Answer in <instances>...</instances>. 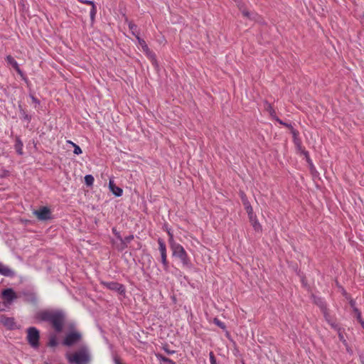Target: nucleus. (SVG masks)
<instances>
[{"label":"nucleus","mask_w":364,"mask_h":364,"mask_svg":"<svg viewBox=\"0 0 364 364\" xmlns=\"http://www.w3.org/2000/svg\"><path fill=\"white\" fill-rule=\"evenodd\" d=\"M41 321L50 322L56 332H60L63 329L65 316L60 311L46 310L39 312L37 315Z\"/></svg>","instance_id":"1"},{"label":"nucleus","mask_w":364,"mask_h":364,"mask_svg":"<svg viewBox=\"0 0 364 364\" xmlns=\"http://www.w3.org/2000/svg\"><path fill=\"white\" fill-rule=\"evenodd\" d=\"M322 312H323V315H324V317H325L326 321L328 323V322H330L331 319H333V318L330 316V315L328 314V312H327V309H326V310L323 311Z\"/></svg>","instance_id":"28"},{"label":"nucleus","mask_w":364,"mask_h":364,"mask_svg":"<svg viewBox=\"0 0 364 364\" xmlns=\"http://www.w3.org/2000/svg\"><path fill=\"white\" fill-rule=\"evenodd\" d=\"M2 296L9 303H11L13 300L17 298L16 293L11 288L4 289L2 291Z\"/></svg>","instance_id":"10"},{"label":"nucleus","mask_w":364,"mask_h":364,"mask_svg":"<svg viewBox=\"0 0 364 364\" xmlns=\"http://www.w3.org/2000/svg\"><path fill=\"white\" fill-rule=\"evenodd\" d=\"M114 363L115 364H121L120 361L117 358H114Z\"/></svg>","instance_id":"45"},{"label":"nucleus","mask_w":364,"mask_h":364,"mask_svg":"<svg viewBox=\"0 0 364 364\" xmlns=\"http://www.w3.org/2000/svg\"><path fill=\"white\" fill-rule=\"evenodd\" d=\"M109 188L110 191L117 197H119L122 195L123 191L121 188L117 186L112 179H109Z\"/></svg>","instance_id":"12"},{"label":"nucleus","mask_w":364,"mask_h":364,"mask_svg":"<svg viewBox=\"0 0 364 364\" xmlns=\"http://www.w3.org/2000/svg\"><path fill=\"white\" fill-rule=\"evenodd\" d=\"M22 117L23 119L26 120L28 122H29L31 119V116L27 114L25 111H22Z\"/></svg>","instance_id":"31"},{"label":"nucleus","mask_w":364,"mask_h":364,"mask_svg":"<svg viewBox=\"0 0 364 364\" xmlns=\"http://www.w3.org/2000/svg\"><path fill=\"white\" fill-rule=\"evenodd\" d=\"M168 234L169 236L168 242H169V245L171 246V240H172L173 242H175V240L173 239V234L170 231H168Z\"/></svg>","instance_id":"37"},{"label":"nucleus","mask_w":364,"mask_h":364,"mask_svg":"<svg viewBox=\"0 0 364 364\" xmlns=\"http://www.w3.org/2000/svg\"><path fill=\"white\" fill-rule=\"evenodd\" d=\"M65 358L70 364H89L91 361L90 350L85 345L73 353H67Z\"/></svg>","instance_id":"2"},{"label":"nucleus","mask_w":364,"mask_h":364,"mask_svg":"<svg viewBox=\"0 0 364 364\" xmlns=\"http://www.w3.org/2000/svg\"><path fill=\"white\" fill-rule=\"evenodd\" d=\"M156 357L161 364H176L172 360L161 354H156Z\"/></svg>","instance_id":"14"},{"label":"nucleus","mask_w":364,"mask_h":364,"mask_svg":"<svg viewBox=\"0 0 364 364\" xmlns=\"http://www.w3.org/2000/svg\"><path fill=\"white\" fill-rule=\"evenodd\" d=\"M213 323L215 325H217L218 327H220V328H222L223 330L226 329V326H225V323L223 322H222L220 320H219L218 318H215L213 319Z\"/></svg>","instance_id":"23"},{"label":"nucleus","mask_w":364,"mask_h":364,"mask_svg":"<svg viewBox=\"0 0 364 364\" xmlns=\"http://www.w3.org/2000/svg\"><path fill=\"white\" fill-rule=\"evenodd\" d=\"M165 350L168 353V354H173L175 353L174 350H167L166 348H164Z\"/></svg>","instance_id":"44"},{"label":"nucleus","mask_w":364,"mask_h":364,"mask_svg":"<svg viewBox=\"0 0 364 364\" xmlns=\"http://www.w3.org/2000/svg\"><path fill=\"white\" fill-rule=\"evenodd\" d=\"M94 181V177L92 175L88 174L85 176V182L88 186H92Z\"/></svg>","instance_id":"22"},{"label":"nucleus","mask_w":364,"mask_h":364,"mask_svg":"<svg viewBox=\"0 0 364 364\" xmlns=\"http://www.w3.org/2000/svg\"><path fill=\"white\" fill-rule=\"evenodd\" d=\"M277 121L279 124H283V125H284V126L289 127V125H288L287 124L284 123V122H283L282 120H280L279 119H277Z\"/></svg>","instance_id":"42"},{"label":"nucleus","mask_w":364,"mask_h":364,"mask_svg":"<svg viewBox=\"0 0 364 364\" xmlns=\"http://www.w3.org/2000/svg\"><path fill=\"white\" fill-rule=\"evenodd\" d=\"M242 203H243V205L245 206L247 213L250 214V213H253L252 207L251 206V205H250V202L247 200V199L243 196H242Z\"/></svg>","instance_id":"15"},{"label":"nucleus","mask_w":364,"mask_h":364,"mask_svg":"<svg viewBox=\"0 0 364 364\" xmlns=\"http://www.w3.org/2000/svg\"><path fill=\"white\" fill-rule=\"evenodd\" d=\"M363 328L364 329V327Z\"/></svg>","instance_id":"46"},{"label":"nucleus","mask_w":364,"mask_h":364,"mask_svg":"<svg viewBox=\"0 0 364 364\" xmlns=\"http://www.w3.org/2000/svg\"><path fill=\"white\" fill-rule=\"evenodd\" d=\"M26 339L29 345L34 349L39 347L40 333L36 327H30L27 329Z\"/></svg>","instance_id":"4"},{"label":"nucleus","mask_w":364,"mask_h":364,"mask_svg":"<svg viewBox=\"0 0 364 364\" xmlns=\"http://www.w3.org/2000/svg\"><path fill=\"white\" fill-rule=\"evenodd\" d=\"M350 306L353 308V311H355V308H357V307L355 306V301L354 300H353V299H351V300L350 301Z\"/></svg>","instance_id":"41"},{"label":"nucleus","mask_w":364,"mask_h":364,"mask_svg":"<svg viewBox=\"0 0 364 364\" xmlns=\"http://www.w3.org/2000/svg\"><path fill=\"white\" fill-rule=\"evenodd\" d=\"M171 251H172V255L173 257H176L178 258L183 266L186 267H191V262L190 260V258L183 248V247L180 245L179 243H177L176 242H173L172 240H171V247H170Z\"/></svg>","instance_id":"3"},{"label":"nucleus","mask_w":364,"mask_h":364,"mask_svg":"<svg viewBox=\"0 0 364 364\" xmlns=\"http://www.w3.org/2000/svg\"><path fill=\"white\" fill-rule=\"evenodd\" d=\"M112 231L115 234V235L117 237V238L119 239L122 242L123 239L121 237L119 233L118 232H117V230L115 229H113Z\"/></svg>","instance_id":"39"},{"label":"nucleus","mask_w":364,"mask_h":364,"mask_svg":"<svg viewBox=\"0 0 364 364\" xmlns=\"http://www.w3.org/2000/svg\"><path fill=\"white\" fill-rule=\"evenodd\" d=\"M78 1L82 4L91 5L92 6H93V5H95L94 1H90V0H78Z\"/></svg>","instance_id":"32"},{"label":"nucleus","mask_w":364,"mask_h":364,"mask_svg":"<svg viewBox=\"0 0 364 364\" xmlns=\"http://www.w3.org/2000/svg\"><path fill=\"white\" fill-rule=\"evenodd\" d=\"M251 224L255 231H260L262 230V226L258 220H254Z\"/></svg>","instance_id":"24"},{"label":"nucleus","mask_w":364,"mask_h":364,"mask_svg":"<svg viewBox=\"0 0 364 364\" xmlns=\"http://www.w3.org/2000/svg\"><path fill=\"white\" fill-rule=\"evenodd\" d=\"M133 239H134V235H130L129 236L125 237L124 239L122 240V243L124 245H126L127 243H129Z\"/></svg>","instance_id":"26"},{"label":"nucleus","mask_w":364,"mask_h":364,"mask_svg":"<svg viewBox=\"0 0 364 364\" xmlns=\"http://www.w3.org/2000/svg\"><path fill=\"white\" fill-rule=\"evenodd\" d=\"M210 361L211 364H216L215 358L213 352L210 353Z\"/></svg>","instance_id":"34"},{"label":"nucleus","mask_w":364,"mask_h":364,"mask_svg":"<svg viewBox=\"0 0 364 364\" xmlns=\"http://www.w3.org/2000/svg\"><path fill=\"white\" fill-rule=\"evenodd\" d=\"M6 61L9 65H11L16 70L18 74H19L23 79H25L23 73L20 69L18 63L11 55H7L6 57Z\"/></svg>","instance_id":"9"},{"label":"nucleus","mask_w":364,"mask_h":364,"mask_svg":"<svg viewBox=\"0 0 364 364\" xmlns=\"http://www.w3.org/2000/svg\"><path fill=\"white\" fill-rule=\"evenodd\" d=\"M82 339V334L80 331L73 330L66 334L63 344L66 346H72L78 343Z\"/></svg>","instance_id":"5"},{"label":"nucleus","mask_w":364,"mask_h":364,"mask_svg":"<svg viewBox=\"0 0 364 364\" xmlns=\"http://www.w3.org/2000/svg\"><path fill=\"white\" fill-rule=\"evenodd\" d=\"M338 337H339L340 341L345 343L346 340H345L344 336H343L342 332L341 331V330L339 331H338Z\"/></svg>","instance_id":"35"},{"label":"nucleus","mask_w":364,"mask_h":364,"mask_svg":"<svg viewBox=\"0 0 364 364\" xmlns=\"http://www.w3.org/2000/svg\"><path fill=\"white\" fill-rule=\"evenodd\" d=\"M242 14H243L245 16H247V17H248V18H250V17H251V14H250V12H248L247 11H246V10H242Z\"/></svg>","instance_id":"38"},{"label":"nucleus","mask_w":364,"mask_h":364,"mask_svg":"<svg viewBox=\"0 0 364 364\" xmlns=\"http://www.w3.org/2000/svg\"><path fill=\"white\" fill-rule=\"evenodd\" d=\"M102 284L110 290H113L119 292V294H124L125 292L124 287L115 282H103Z\"/></svg>","instance_id":"8"},{"label":"nucleus","mask_w":364,"mask_h":364,"mask_svg":"<svg viewBox=\"0 0 364 364\" xmlns=\"http://www.w3.org/2000/svg\"><path fill=\"white\" fill-rule=\"evenodd\" d=\"M58 343H57V341H56V338L55 336L52 337L50 338L49 340V345L50 346H57Z\"/></svg>","instance_id":"29"},{"label":"nucleus","mask_w":364,"mask_h":364,"mask_svg":"<svg viewBox=\"0 0 364 364\" xmlns=\"http://www.w3.org/2000/svg\"><path fill=\"white\" fill-rule=\"evenodd\" d=\"M249 217V220L250 223L254 222V220H257L256 215L254 214V213H252L250 214H247Z\"/></svg>","instance_id":"33"},{"label":"nucleus","mask_w":364,"mask_h":364,"mask_svg":"<svg viewBox=\"0 0 364 364\" xmlns=\"http://www.w3.org/2000/svg\"><path fill=\"white\" fill-rule=\"evenodd\" d=\"M31 100H32V102L33 103H35L36 105H39L40 104V101L36 98L33 95H30Z\"/></svg>","instance_id":"36"},{"label":"nucleus","mask_w":364,"mask_h":364,"mask_svg":"<svg viewBox=\"0 0 364 364\" xmlns=\"http://www.w3.org/2000/svg\"><path fill=\"white\" fill-rule=\"evenodd\" d=\"M68 144H71L74 147L73 153L76 155H79L82 154V149L81 148L77 145L76 144L73 143V141L68 140L67 141Z\"/></svg>","instance_id":"21"},{"label":"nucleus","mask_w":364,"mask_h":364,"mask_svg":"<svg viewBox=\"0 0 364 364\" xmlns=\"http://www.w3.org/2000/svg\"><path fill=\"white\" fill-rule=\"evenodd\" d=\"M158 244H159V250L160 252L161 255L167 254L166 253V247L164 242V240L161 238L158 239Z\"/></svg>","instance_id":"16"},{"label":"nucleus","mask_w":364,"mask_h":364,"mask_svg":"<svg viewBox=\"0 0 364 364\" xmlns=\"http://www.w3.org/2000/svg\"><path fill=\"white\" fill-rule=\"evenodd\" d=\"M314 301L321 308L322 311L326 309V304L321 298L314 297Z\"/></svg>","instance_id":"17"},{"label":"nucleus","mask_w":364,"mask_h":364,"mask_svg":"<svg viewBox=\"0 0 364 364\" xmlns=\"http://www.w3.org/2000/svg\"><path fill=\"white\" fill-rule=\"evenodd\" d=\"M0 322L4 326H5L6 327H7L9 328H13L14 326H15V322H14V318H9V317H6V316H2L0 318Z\"/></svg>","instance_id":"13"},{"label":"nucleus","mask_w":364,"mask_h":364,"mask_svg":"<svg viewBox=\"0 0 364 364\" xmlns=\"http://www.w3.org/2000/svg\"><path fill=\"white\" fill-rule=\"evenodd\" d=\"M136 38L139 45L141 47L142 50L145 53V54L153 61L155 62V55L153 53L149 48L147 44L145 41L139 37V35H136Z\"/></svg>","instance_id":"6"},{"label":"nucleus","mask_w":364,"mask_h":364,"mask_svg":"<svg viewBox=\"0 0 364 364\" xmlns=\"http://www.w3.org/2000/svg\"><path fill=\"white\" fill-rule=\"evenodd\" d=\"M112 231L115 234V235L117 237V238L119 239L122 242L123 239L121 237L119 233L118 232H117V230L115 229H113Z\"/></svg>","instance_id":"40"},{"label":"nucleus","mask_w":364,"mask_h":364,"mask_svg":"<svg viewBox=\"0 0 364 364\" xmlns=\"http://www.w3.org/2000/svg\"><path fill=\"white\" fill-rule=\"evenodd\" d=\"M33 214L40 220H46L50 218V212L47 207H42L38 210H34Z\"/></svg>","instance_id":"7"},{"label":"nucleus","mask_w":364,"mask_h":364,"mask_svg":"<svg viewBox=\"0 0 364 364\" xmlns=\"http://www.w3.org/2000/svg\"><path fill=\"white\" fill-rule=\"evenodd\" d=\"M328 323L331 326V328H333L336 331H340L341 328L338 326V325L336 323V322L333 319H331V321L328 322Z\"/></svg>","instance_id":"25"},{"label":"nucleus","mask_w":364,"mask_h":364,"mask_svg":"<svg viewBox=\"0 0 364 364\" xmlns=\"http://www.w3.org/2000/svg\"><path fill=\"white\" fill-rule=\"evenodd\" d=\"M358 322L360 323L361 326L363 328L364 327V320L363 318L360 319L358 321Z\"/></svg>","instance_id":"43"},{"label":"nucleus","mask_w":364,"mask_h":364,"mask_svg":"<svg viewBox=\"0 0 364 364\" xmlns=\"http://www.w3.org/2000/svg\"><path fill=\"white\" fill-rule=\"evenodd\" d=\"M0 274L4 277H13L15 276V272L9 266L0 262Z\"/></svg>","instance_id":"11"},{"label":"nucleus","mask_w":364,"mask_h":364,"mask_svg":"<svg viewBox=\"0 0 364 364\" xmlns=\"http://www.w3.org/2000/svg\"><path fill=\"white\" fill-rule=\"evenodd\" d=\"M128 26H129V28L130 29L133 36H134L136 37V35H139V32L137 30V26L136 24L129 21L128 23Z\"/></svg>","instance_id":"19"},{"label":"nucleus","mask_w":364,"mask_h":364,"mask_svg":"<svg viewBox=\"0 0 364 364\" xmlns=\"http://www.w3.org/2000/svg\"><path fill=\"white\" fill-rule=\"evenodd\" d=\"M161 261L165 271L168 270V262L167 261V254L161 255Z\"/></svg>","instance_id":"18"},{"label":"nucleus","mask_w":364,"mask_h":364,"mask_svg":"<svg viewBox=\"0 0 364 364\" xmlns=\"http://www.w3.org/2000/svg\"><path fill=\"white\" fill-rule=\"evenodd\" d=\"M96 13H97V9H96L95 5H93V6H92V9H91V11L90 13L91 19H94V18L96 15Z\"/></svg>","instance_id":"27"},{"label":"nucleus","mask_w":364,"mask_h":364,"mask_svg":"<svg viewBox=\"0 0 364 364\" xmlns=\"http://www.w3.org/2000/svg\"><path fill=\"white\" fill-rule=\"evenodd\" d=\"M243 364H245V363H243Z\"/></svg>","instance_id":"47"},{"label":"nucleus","mask_w":364,"mask_h":364,"mask_svg":"<svg viewBox=\"0 0 364 364\" xmlns=\"http://www.w3.org/2000/svg\"><path fill=\"white\" fill-rule=\"evenodd\" d=\"M355 314V316H356V318L358 321H359L360 319H362V316H361V312L358 310V308H355V311H353Z\"/></svg>","instance_id":"30"},{"label":"nucleus","mask_w":364,"mask_h":364,"mask_svg":"<svg viewBox=\"0 0 364 364\" xmlns=\"http://www.w3.org/2000/svg\"><path fill=\"white\" fill-rule=\"evenodd\" d=\"M15 149H16V152L19 155L23 154V143L21 142V140H19V139L16 140V144H15Z\"/></svg>","instance_id":"20"}]
</instances>
